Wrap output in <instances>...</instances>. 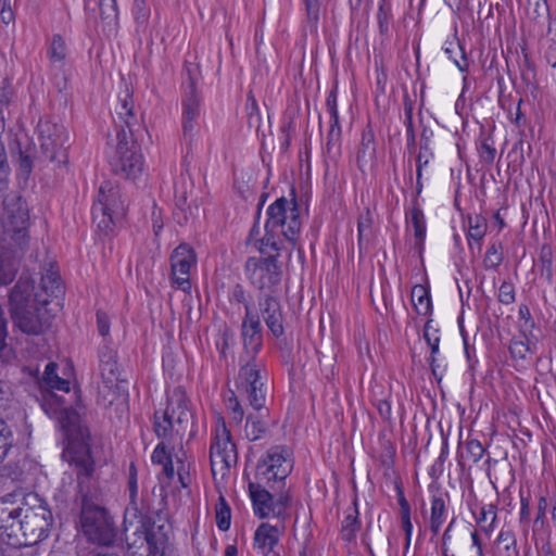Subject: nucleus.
Here are the masks:
<instances>
[{
    "label": "nucleus",
    "mask_w": 556,
    "mask_h": 556,
    "mask_svg": "<svg viewBox=\"0 0 556 556\" xmlns=\"http://www.w3.org/2000/svg\"><path fill=\"white\" fill-rule=\"evenodd\" d=\"M496 83L498 87V104L503 110L510 112L513 106V94L511 91L508 90L504 76L498 72L496 75Z\"/></svg>",
    "instance_id": "nucleus-44"
},
{
    "label": "nucleus",
    "mask_w": 556,
    "mask_h": 556,
    "mask_svg": "<svg viewBox=\"0 0 556 556\" xmlns=\"http://www.w3.org/2000/svg\"><path fill=\"white\" fill-rule=\"evenodd\" d=\"M488 224L485 217L482 215L468 216V233L467 239L469 248H471V240L480 242L486 233Z\"/></svg>",
    "instance_id": "nucleus-32"
},
{
    "label": "nucleus",
    "mask_w": 556,
    "mask_h": 556,
    "mask_svg": "<svg viewBox=\"0 0 556 556\" xmlns=\"http://www.w3.org/2000/svg\"><path fill=\"white\" fill-rule=\"evenodd\" d=\"M305 8L308 22L316 25L319 21V0H305Z\"/></svg>",
    "instance_id": "nucleus-64"
},
{
    "label": "nucleus",
    "mask_w": 556,
    "mask_h": 556,
    "mask_svg": "<svg viewBox=\"0 0 556 556\" xmlns=\"http://www.w3.org/2000/svg\"><path fill=\"white\" fill-rule=\"evenodd\" d=\"M10 165L3 141L0 139V199L9 189Z\"/></svg>",
    "instance_id": "nucleus-42"
},
{
    "label": "nucleus",
    "mask_w": 556,
    "mask_h": 556,
    "mask_svg": "<svg viewBox=\"0 0 556 556\" xmlns=\"http://www.w3.org/2000/svg\"><path fill=\"white\" fill-rule=\"evenodd\" d=\"M58 368L56 363L49 362L45 367L42 379L37 382V389L49 388L51 382L59 377Z\"/></svg>",
    "instance_id": "nucleus-55"
},
{
    "label": "nucleus",
    "mask_w": 556,
    "mask_h": 556,
    "mask_svg": "<svg viewBox=\"0 0 556 556\" xmlns=\"http://www.w3.org/2000/svg\"><path fill=\"white\" fill-rule=\"evenodd\" d=\"M439 329L432 327V319H428L424 326V339L430 348V356H437L439 353L440 337Z\"/></svg>",
    "instance_id": "nucleus-45"
},
{
    "label": "nucleus",
    "mask_w": 556,
    "mask_h": 556,
    "mask_svg": "<svg viewBox=\"0 0 556 556\" xmlns=\"http://www.w3.org/2000/svg\"><path fill=\"white\" fill-rule=\"evenodd\" d=\"M188 399L186 397V394L182 392L180 393L178 400H177V406L176 412L178 410V414L176 417H174L175 422L178 425V428L176 429V432L179 433L180 430H185L182 427L184 424H189L193 419L192 412L188 407Z\"/></svg>",
    "instance_id": "nucleus-39"
},
{
    "label": "nucleus",
    "mask_w": 556,
    "mask_h": 556,
    "mask_svg": "<svg viewBox=\"0 0 556 556\" xmlns=\"http://www.w3.org/2000/svg\"><path fill=\"white\" fill-rule=\"evenodd\" d=\"M211 465L214 467L215 458H219L225 468L229 469L237 463V446L231 440L229 430L223 424L222 433H216L210 447Z\"/></svg>",
    "instance_id": "nucleus-18"
},
{
    "label": "nucleus",
    "mask_w": 556,
    "mask_h": 556,
    "mask_svg": "<svg viewBox=\"0 0 556 556\" xmlns=\"http://www.w3.org/2000/svg\"><path fill=\"white\" fill-rule=\"evenodd\" d=\"M445 502L441 496H433L431 501V520L444 521Z\"/></svg>",
    "instance_id": "nucleus-61"
},
{
    "label": "nucleus",
    "mask_w": 556,
    "mask_h": 556,
    "mask_svg": "<svg viewBox=\"0 0 556 556\" xmlns=\"http://www.w3.org/2000/svg\"><path fill=\"white\" fill-rule=\"evenodd\" d=\"M48 53L51 62H63L65 60L66 45L61 35H53Z\"/></svg>",
    "instance_id": "nucleus-46"
},
{
    "label": "nucleus",
    "mask_w": 556,
    "mask_h": 556,
    "mask_svg": "<svg viewBox=\"0 0 556 556\" xmlns=\"http://www.w3.org/2000/svg\"><path fill=\"white\" fill-rule=\"evenodd\" d=\"M151 459L153 464L162 465L167 460H172L173 458L172 453L167 450L166 444L164 442H160L154 448Z\"/></svg>",
    "instance_id": "nucleus-58"
},
{
    "label": "nucleus",
    "mask_w": 556,
    "mask_h": 556,
    "mask_svg": "<svg viewBox=\"0 0 556 556\" xmlns=\"http://www.w3.org/2000/svg\"><path fill=\"white\" fill-rule=\"evenodd\" d=\"M53 515L47 502L37 495H28L18 505L13 494L0 498V529L15 545L33 547L48 538Z\"/></svg>",
    "instance_id": "nucleus-2"
},
{
    "label": "nucleus",
    "mask_w": 556,
    "mask_h": 556,
    "mask_svg": "<svg viewBox=\"0 0 556 556\" xmlns=\"http://www.w3.org/2000/svg\"><path fill=\"white\" fill-rule=\"evenodd\" d=\"M359 513L357 508V498L353 500L352 506L345 510V517L342 521L341 538L348 543L355 541L357 532L361 530Z\"/></svg>",
    "instance_id": "nucleus-22"
},
{
    "label": "nucleus",
    "mask_w": 556,
    "mask_h": 556,
    "mask_svg": "<svg viewBox=\"0 0 556 556\" xmlns=\"http://www.w3.org/2000/svg\"><path fill=\"white\" fill-rule=\"evenodd\" d=\"M477 151L481 163L485 165H492L494 163L496 149L491 135L481 131L477 142Z\"/></svg>",
    "instance_id": "nucleus-31"
},
{
    "label": "nucleus",
    "mask_w": 556,
    "mask_h": 556,
    "mask_svg": "<svg viewBox=\"0 0 556 556\" xmlns=\"http://www.w3.org/2000/svg\"><path fill=\"white\" fill-rule=\"evenodd\" d=\"M132 12L137 23H146L150 16V9L147 4V0H134Z\"/></svg>",
    "instance_id": "nucleus-57"
},
{
    "label": "nucleus",
    "mask_w": 556,
    "mask_h": 556,
    "mask_svg": "<svg viewBox=\"0 0 556 556\" xmlns=\"http://www.w3.org/2000/svg\"><path fill=\"white\" fill-rule=\"evenodd\" d=\"M516 300L515 296V287L511 282L504 281L498 290V301L502 304L509 305L513 304Z\"/></svg>",
    "instance_id": "nucleus-56"
},
{
    "label": "nucleus",
    "mask_w": 556,
    "mask_h": 556,
    "mask_svg": "<svg viewBox=\"0 0 556 556\" xmlns=\"http://www.w3.org/2000/svg\"><path fill=\"white\" fill-rule=\"evenodd\" d=\"M391 18H392V14H391L390 5H388L383 2L382 4H380L378 14H377L379 33L382 36H388L389 24H390Z\"/></svg>",
    "instance_id": "nucleus-52"
},
{
    "label": "nucleus",
    "mask_w": 556,
    "mask_h": 556,
    "mask_svg": "<svg viewBox=\"0 0 556 556\" xmlns=\"http://www.w3.org/2000/svg\"><path fill=\"white\" fill-rule=\"evenodd\" d=\"M127 130L121 127L116 131V146L109 163L112 172L126 179H135L143 169L140 144L134 139V130L126 121Z\"/></svg>",
    "instance_id": "nucleus-7"
},
{
    "label": "nucleus",
    "mask_w": 556,
    "mask_h": 556,
    "mask_svg": "<svg viewBox=\"0 0 556 556\" xmlns=\"http://www.w3.org/2000/svg\"><path fill=\"white\" fill-rule=\"evenodd\" d=\"M280 531L277 526L267 522L261 523L254 533V547L267 551H274L278 544Z\"/></svg>",
    "instance_id": "nucleus-23"
},
{
    "label": "nucleus",
    "mask_w": 556,
    "mask_h": 556,
    "mask_svg": "<svg viewBox=\"0 0 556 556\" xmlns=\"http://www.w3.org/2000/svg\"><path fill=\"white\" fill-rule=\"evenodd\" d=\"M172 283L184 292L191 290L190 269L197 264V254L188 243L176 247L169 257Z\"/></svg>",
    "instance_id": "nucleus-14"
},
{
    "label": "nucleus",
    "mask_w": 556,
    "mask_h": 556,
    "mask_svg": "<svg viewBox=\"0 0 556 556\" xmlns=\"http://www.w3.org/2000/svg\"><path fill=\"white\" fill-rule=\"evenodd\" d=\"M79 481L81 493L80 523L85 535L99 545L111 546L117 539V528L109 510L101 505L98 491L87 488Z\"/></svg>",
    "instance_id": "nucleus-4"
},
{
    "label": "nucleus",
    "mask_w": 556,
    "mask_h": 556,
    "mask_svg": "<svg viewBox=\"0 0 556 556\" xmlns=\"http://www.w3.org/2000/svg\"><path fill=\"white\" fill-rule=\"evenodd\" d=\"M13 443V434L10 426L0 418V463L8 455Z\"/></svg>",
    "instance_id": "nucleus-47"
},
{
    "label": "nucleus",
    "mask_w": 556,
    "mask_h": 556,
    "mask_svg": "<svg viewBox=\"0 0 556 556\" xmlns=\"http://www.w3.org/2000/svg\"><path fill=\"white\" fill-rule=\"evenodd\" d=\"M417 292H420V296L417 300H414V309L418 315H431L433 308L429 287L417 285Z\"/></svg>",
    "instance_id": "nucleus-36"
},
{
    "label": "nucleus",
    "mask_w": 556,
    "mask_h": 556,
    "mask_svg": "<svg viewBox=\"0 0 556 556\" xmlns=\"http://www.w3.org/2000/svg\"><path fill=\"white\" fill-rule=\"evenodd\" d=\"M445 53L452 59L460 72L468 71V61L463 46L457 41H451L445 48Z\"/></svg>",
    "instance_id": "nucleus-38"
},
{
    "label": "nucleus",
    "mask_w": 556,
    "mask_h": 556,
    "mask_svg": "<svg viewBox=\"0 0 556 556\" xmlns=\"http://www.w3.org/2000/svg\"><path fill=\"white\" fill-rule=\"evenodd\" d=\"M16 143L18 147L17 170L21 176L28 179L34 166V148L27 144L23 149L18 141H16Z\"/></svg>",
    "instance_id": "nucleus-33"
},
{
    "label": "nucleus",
    "mask_w": 556,
    "mask_h": 556,
    "mask_svg": "<svg viewBox=\"0 0 556 556\" xmlns=\"http://www.w3.org/2000/svg\"><path fill=\"white\" fill-rule=\"evenodd\" d=\"M422 130L420 134V142H419V152L416 156V167H425L429 164L430 160L433 157V151L431 148V141L433 138V130L422 125V121H420Z\"/></svg>",
    "instance_id": "nucleus-28"
},
{
    "label": "nucleus",
    "mask_w": 556,
    "mask_h": 556,
    "mask_svg": "<svg viewBox=\"0 0 556 556\" xmlns=\"http://www.w3.org/2000/svg\"><path fill=\"white\" fill-rule=\"evenodd\" d=\"M99 7L102 20H111L117 17L116 0H99Z\"/></svg>",
    "instance_id": "nucleus-59"
},
{
    "label": "nucleus",
    "mask_w": 556,
    "mask_h": 556,
    "mask_svg": "<svg viewBox=\"0 0 556 556\" xmlns=\"http://www.w3.org/2000/svg\"><path fill=\"white\" fill-rule=\"evenodd\" d=\"M410 223L414 228V237H415V250L418 251L421 256L425 249V239H426V218L425 214L419 206L418 201L413 200V206L409 212Z\"/></svg>",
    "instance_id": "nucleus-21"
},
{
    "label": "nucleus",
    "mask_w": 556,
    "mask_h": 556,
    "mask_svg": "<svg viewBox=\"0 0 556 556\" xmlns=\"http://www.w3.org/2000/svg\"><path fill=\"white\" fill-rule=\"evenodd\" d=\"M533 352V348L522 339L513 338L510 340L509 353L514 359L525 361L527 355Z\"/></svg>",
    "instance_id": "nucleus-48"
},
{
    "label": "nucleus",
    "mask_w": 556,
    "mask_h": 556,
    "mask_svg": "<svg viewBox=\"0 0 556 556\" xmlns=\"http://www.w3.org/2000/svg\"><path fill=\"white\" fill-rule=\"evenodd\" d=\"M341 134L333 129H329L327 135L326 151L331 157H337L341 154Z\"/></svg>",
    "instance_id": "nucleus-54"
},
{
    "label": "nucleus",
    "mask_w": 556,
    "mask_h": 556,
    "mask_svg": "<svg viewBox=\"0 0 556 556\" xmlns=\"http://www.w3.org/2000/svg\"><path fill=\"white\" fill-rule=\"evenodd\" d=\"M249 493L252 501L254 514L261 518H267L269 514L275 516L274 495L258 482H249Z\"/></svg>",
    "instance_id": "nucleus-19"
},
{
    "label": "nucleus",
    "mask_w": 556,
    "mask_h": 556,
    "mask_svg": "<svg viewBox=\"0 0 556 556\" xmlns=\"http://www.w3.org/2000/svg\"><path fill=\"white\" fill-rule=\"evenodd\" d=\"M41 154L39 159L56 163L58 166L68 164L70 136L66 128L51 118H42L38 123Z\"/></svg>",
    "instance_id": "nucleus-8"
},
{
    "label": "nucleus",
    "mask_w": 556,
    "mask_h": 556,
    "mask_svg": "<svg viewBox=\"0 0 556 556\" xmlns=\"http://www.w3.org/2000/svg\"><path fill=\"white\" fill-rule=\"evenodd\" d=\"M269 415V410L267 408L257 412V414H249L247 416L245 422V437L250 441H256L262 439L268 429L266 418Z\"/></svg>",
    "instance_id": "nucleus-24"
},
{
    "label": "nucleus",
    "mask_w": 556,
    "mask_h": 556,
    "mask_svg": "<svg viewBox=\"0 0 556 556\" xmlns=\"http://www.w3.org/2000/svg\"><path fill=\"white\" fill-rule=\"evenodd\" d=\"M374 218L369 207H365L364 212L357 218V247L362 257L367 251V243L372 230Z\"/></svg>",
    "instance_id": "nucleus-25"
},
{
    "label": "nucleus",
    "mask_w": 556,
    "mask_h": 556,
    "mask_svg": "<svg viewBox=\"0 0 556 556\" xmlns=\"http://www.w3.org/2000/svg\"><path fill=\"white\" fill-rule=\"evenodd\" d=\"M503 243L500 240H495L486 250L483 265L486 269H495L503 263Z\"/></svg>",
    "instance_id": "nucleus-35"
},
{
    "label": "nucleus",
    "mask_w": 556,
    "mask_h": 556,
    "mask_svg": "<svg viewBox=\"0 0 556 556\" xmlns=\"http://www.w3.org/2000/svg\"><path fill=\"white\" fill-rule=\"evenodd\" d=\"M230 301H235L244 306V311H245L244 316L255 314V312H253L251 308V305L249 302V295H248L244 287L241 283L235 285L233 288L231 289Z\"/></svg>",
    "instance_id": "nucleus-50"
},
{
    "label": "nucleus",
    "mask_w": 556,
    "mask_h": 556,
    "mask_svg": "<svg viewBox=\"0 0 556 556\" xmlns=\"http://www.w3.org/2000/svg\"><path fill=\"white\" fill-rule=\"evenodd\" d=\"M42 410L51 418H56L64 430L67 444L62 453L64 460L74 465L77 477L89 479L94 471V460L91 454L90 431L80 424V415L63 395H58L50 389H37L34 395Z\"/></svg>",
    "instance_id": "nucleus-1"
},
{
    "label": "nucleus",
    "mask_w": 556,
    "mask_h": 556,
    "mask_svg": "<svg viewBox=\"0 0 556 556\" xmlns=\"http://www.w3.org/2000/svg\"><path fill=\"white\" fill-rule=\"evenodd\" d=\"M176 415L175 407H167L160 416L159 412L154 413L153 428L157 438L167 439L172 437L174 430V417Z\"/></svg>",
    "instance_id": "nucleus-27"
},
{
    "label": "nucleus",
    "mask_w": 556,
    "mask_h": 556,
    "mask_svg": "<svg viewBox=\"0 0 556 556\" xmlns=\"http://www.w3.org/2000/svg\"><path fill=\"white\" fill-rule=\"evenodd\" d=\"M291 502V496L288 492L281 491L275 500V517L283 518L287 507Z\"/></svg>",
    "instance_id": "nucleus-62"
},
{
    "label": "nucleus",
    "mask_w": 556,
    "mask_h": 556,
    "mask_svg": "<svg viewBox=\"0 0 556 556\" xmlns=\"http://www.w3.org/2000/svg\"><path fill=\"white\" fill-rule=\"evenodd\" d=\"M247 115L249 127H254L256 130L261 126V113L257 101L252 91L247 94Z\"/></svg>",
    "instance_id": "nucleus-43"
},
{
    "label": "nucleus",
    "mask_w": 556,
    "mask_h": 556,
    "mask_svg": "<svg viewBox=\"0 0 556 556\" xmlns=\"http://www.w3.org/2000/svg\"><path fill=\"white\" fill-rule=\"evenodd\" d=\"M258 306L264 320L282 312L280 301L276 296V293H265L263 296H260Z\"/></svg>",
    "instance_id": "nucleus-34"
},
{
    "label": "nucleus",
    "mask_w": 556,
    "mask_h": 556,
    "mask_svg": "<svg viewBox=\"0 0 556 556\" xmlns=\"http://www.w3.org/2000/svg\"><path fill=\"white\" fill-rule=\"evenodd\" d=\"M268 330L271 332V334L276 339H281L285 334V327H283V315L282 312L276 314L275 316L270 318H266L264 320Z\"/></svg>",
    "instance_id": "nucleus-53"
},
{
    "label": "nucleus",
    "mask_w": 556,
    "mask_h": 556,
    "mask_svg": "<svg viewBox=\"0 0 556 556\" xmlns=\"http://www.w3.org/2000/svg\"><path fill=\"white\" fill-rule=\"evenodd\" d=\"M187 76L182 81L184 98H182V114L181 118L190 121H199L200 110V94L198 91V80L200 77V70L197 64H187L185 68Z\"/></svg>",
    "instance_id": "nucleus-15"
},
{
    "label": "nucleus",
    "mask_w": 556,
    "mask_h": 556,
    "mask_svg": "<svg viewBox=\"0 0 556 556\" xmlns=\"http://www.w3.org/2000/svg\"><path fill=\"white\" fill-rule=\"evenodd\" d=\"M148 551L152 556H164L168 544V535L165 526L161 525L153 532H148L144 536Z\"/></svg>",
    "instance_id": "nucleus-26"
},
{
    "label": "nucleus",
    "mask_w": 556,
    "mask_h": 556,
    "mask_svg": "<svg viewBox=\"0 0 556 556\" xmlns=\"http://www.w3.org/2000/svg\"><path fill=\"white\" fill-rule=\"evenodd\" d=\"M182 124V140L187 144L188 149L191 148L194 136L200 130L199 121H190L181 118Z\"/></svg>",
    "instance_id": "nucleus-51"
},
{
    "label": "nucleus",
    "mask_w": 556,
    "mask_h": 556,
    "mask_svg": "<svg viewBox=\"0 0 556 556\" xmlns=\"http://www.w3.org/2000/svg\"><path fill=\"white\" fill-rule=\"evenodd\" d=\"M495 556H520L516 535L510 530H502L495 542Z\"/></svg>",
    "instance_id": "nucleus-29"
},
{
    "label": "nucleus",
    "mask_w": 556,
    "mask_h": 556,
    "mask_svg": "<svg viewBox=\"0 0 556 556\" xmlns=\"http://www.w3.org/2000/svg\"><path fill=\"white\" fill-rule=\"evenodd\" d=\"M245 274L262 293H277L282 279V265L278 254L248 257L244 264Z\"/></svg>",
    "instance_id": "nucleus-10"
},
{
    "label": "nucleus",
    "mask_w": 556,
    "mask_h": 556,
    "mask_svg": "<svg viewBox=\"0 0 556 556\" xmlns=\"http://www.w3.org/2000/svg\"><path fill=\"white\" fill-rule=\"evenodd\" d=\"M496 510L497 508L493 504L481 507L480 514L476 518V521L483 532L489 533L493 530L497 517Z\"/></svg>",
    "instance_id": "nucleus-37"
},
{
    "label": "nucleus",
    "mask_w": 556,
    "mask_h": 556,
    "mask_svg": "<svg viewBox=\"0 0 556 556\" xmlns=\"http://www.w3.org/2000/svg\"><path fill=\"white\" fill-rule=\"evenodd\" d=\"M241 339L247 362L255 363L263 348V327L257 313L244 316L241 324Z\"/></svg>",
    "instance_id": "nucleus-16"
},
{
    "label": "nucleus",
    "mask_w": 556,
    "mask_h": 556,
    "mask_svg": "<svg viewBox=\"0 0 556 556\" xmlns=\"http://www.w3.org/2000/svg\"><path fill=\"white\" fill-rule=\"evenodd\" d=\"M99 370L104 388H116L117 392L122 388V383L126 382L121 379L119 366L117 363V353L108 344H103L98 350Z\"/></svg>",
    "instance_id": "nucleus-17"
},
{
    "label": "nucleus",
    "mask_w": 556,
    "mask_h": 556,
    "mask_svg": "<svg viewBox=\"0 0 556 556\" xmlns=\"http://www.w3.org/2000/svg\"><path fill=\"white\" fill-rule=\"evenodd\" d=\"M290 199L280 197L266 210L264 236L256 240V249L262 255L278 254L282 249L281 236L294 248L302 228L300 205L295 188L290 189Z\"/></svg>",
    "instance_id": "nucleus-3"
},
{
    "label": "nucleus",
    "mask_w": 556,
    "mask_h": 556,
    "mask_svg": "<svg viewBox=\"0 0 556 556\" xmlns=\"http://www.w3.org/2000/svg\"><path fill=\"white\" fill-rule=\"evenodd\" d=\"M237 387L247 395L249 405L256 412L265 409L266 389L262 381L258 365L253 362H247L239 369Z\"/></svg>",
    "instance_id": "nucleus-12"
},
{
    "label": "nucleus",
    "mask_w": 556,
    "mask_h": 556,
    "mask_svg": "<svg viewBox=\"0 0 556 556\" xmlns=\"http://www.w3.org/2000/svg\"><path fill=\"white\" fill-rule=\"evenodd\" d=\"M3 204L2 225L4 233L15 247L24 250L28 243L29 211L25 200L18 194L7 193L0 199Z\"/></svg>",
    "instance_id": "nucleus-9"
},
{
    "label": "nucleus",
    "mask_w": 556,
    "mask_h": 556,
    "mask_svg": "<svg viewBox=\"0 0 556 556\" xmlns=\"http://www.w3.org/2000/svg\"><path fill=\"white\" fill-rule=\"evenodd\" d=\"M215 517L216 525L220 531H227L230 528L231 509L223 495L218 497Z\"/></svg>",
    "instance_id": "nucleus-41"
},
{
    "label": "nucleus",
    "mask_w": 556,
    "mask_h": 556,
    "mask_svg": "<svg viewBox=\"0 0 556 556\" xmlns=\"http://www.w3.org/2000/svg\"><path fill=\"white\" fill-rule=\"evenodd\" d=\"M413 101L409 99L408 94L404 97V112H405V125H406V139H407V149H414L416 144V135L413 123Z\"/></svg>",
    "instance_id": "nucleus-40"
},
{
    "label": "nucleus",
    "mask_w": 556,
    "mask_h": 556,
    "mask_svg": "<svg viewBox=\"0 0 556 556\" xmlns=\"http://www.w3.org/2000/svg\"><path fill=\"white\" fill-rule=\"evenodd\" d=\"M41 288L45 294L35 291V279L31 274L23 271L9 293L10 313L38 304H49L51 295L58 296L63 292L61 278L53 271L41 277Z\"/></svg>",
    "instance_id": "nucleus-6"
},
{
    "label": "nucleus",
    "mask_w": 556,
    "mask_h": 556,
    "mask_svg": "<svg viewBox=\"0 0 556 556\" xmlns=\"http://www.w3.org/2000/svg\"><path fill=\"white\" fill-rule=\"evenodd\" d=\"M527 11L530 18L535 21L549 17V8L546 0H529Z\"/></svg>",
    "instance_id": "nucleus-49"
},
{
    "label": "nucleus",
    "mask_w": 556,
    "mask_h": 556,
    "mask_svg": "<svg viewBox=\"0 0 556 556\" xmlns=\"http://www.w3.org/2000/svg\"><path fill=\"white\" fill-rule=\"evenodd\" d=\"M126 205L121 189L111 181L101 184L91 207L92 223L100 236L111 237L126 216Z\"/></svg>",
    "instance_id": "nucleus-5"
},
{
    "label": "nucleus",
    "mask_w": 556,
    "mask_h": 556,
    "mask_svg": "<svg viewBox=\"0 0 556 556\" xmlns=\"http://www.w3.org/2000/svg\"><path fill=\"white\" fill-rule=\"evenodd\" d=\"M553 250L549 244H543L540 249L538 265L540 267L541 277H544L551 286L554 282Z\"/></svg>",
    "instance_id": "nucleus-30"
},
{
    "label": "nucleus",
    "mask_w": 556,
    "mask_h": 556,
    "mask_svg": "<svg viewBox=\"0 0 556 556\" xmlns=\"http://www.w3.org/2000/svg\"><path fill=\"white\" fill-rule=\"evenodd\" d=\"M227 407L231 410L232 419L240 424L243 419V408L235 393L228 399Z\"/></svg>",
    "instance_id": "nucleus-63"
},
{
    "label": "nucleus",
    "mask_w": 556,
    "mask_h": 556,
    "mask_svg": "<svg viewBox=\"0 0 556 556\" xmlns=\"http://www.w3.org/2000/svg\"><path fill=\"white\" fill-rule=\"evenodd\" d=\"M377 157V144L371 124L368 123L362 132V140L356 154L357 167L363 172L364 166L374 163Z\"/></svg>",
    "instance_id": "nucleus-20"
},
{
    "label": "nucleus",
    "mask_w": 556,
    "mask_h": 556,
    "mask_svg": "<svg viewBox=\"0 0 556 556\" xmlns=\"http://www.w3.org/2000/svg\"><path fill=\"white\" fill-rule=\"evenodd\" d=\"M49 304H38L10 313L14 325L25 334L40 336L51 328L53 315Z\"/></svg>",
    "instance_id": "nucleus-13"
},
{
    "label": "nucleus",
    "mask_w": 556,
    "mask_h": 556,
    "mask_svg": "<svg viewBox=\"0 0 556 556\" xmlns=\"http://www.w3.org/2000/svg\"><path fill=\"white\" fill-rule=\"evenodd\" d=\"M466 451L470 459L473 463H478L482 458L485 448L482 446L479 440L472 439L467 442Z\"/></svg>",
    "instance_id": "nucleus-60"
},
{
    "label": "nucleus",
    "mask_w": 556,
    "mask_h": 556,
    "mask_svg": "<svg viewBox=\"0 0 556 556\" xmlns=\"http://www.w3.org/2000/svg\"><path fill=\"white\" fill-rule=\"evenodd\" d=\"M288 448L283 445L271 446L266 454L258 460L256 466V479L265 480L269 488L270 481L279 482L285 485V479L290 475L292 467L288 466Z\"/></svg>",
    "instance_id": "nucleus-11"
}]
</instances>
